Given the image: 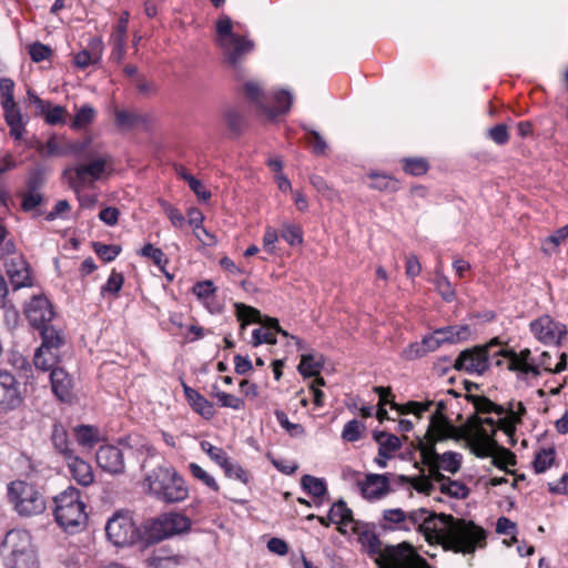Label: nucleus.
I'll return each mask as SVG.
<instances>
[{"mask_svg":"<svg viewBox=\"0 0 568 568\" xmlns=\"http://www.w3.org/2000/svg\"><path fill=\"white\" fill-rule=\"evenodd\" d=\"M555 460V449H541L535 457L534 468L537 474L545 473Z\"/></svg>","mask_w":568,"mask_h":568,"instance_id":"48","label":"nucleus"},{"mask_svg":"<svg viewBox=\"0 0 568 568\" xmlns=\"http://www.w3.org/2000/svg\"><path fill=\"white\" fill-rule=\"evenodd\" d=\"M53 514L58 525L67 531L74 532L87 525L85 505L74 487H69L54 497Z\"/></svg>","mask_w":568,"mask_h":568,"instance_id":"3","label":"nucleus"},{"mask_svg":"<svg viewBox=\"0 0 568 568\" xmlns=\"http://www.w3.org/2000/svg\"><path fill=\"white\" fill-rule=\"evenodd\" d=\"M183 389L187 403L197 414L205 419H211L214 416L215 410L211 402L186 384H183Z\"/></svg>","mask_w":568,"mask_h":568,"instance_id":"24","label":"nucleus"},{"mask_svg":"<svg viewBox=\"0 0 568 568\" xmlns=\"http://www.w3.org/2000/svg\"><path fill=\"white\" fill-rule=\"evenodd\" d=\"M95 113L97 112L93 106L89 104L82 105L77 110V113L74 114L73 121L71 123V128L78 130L85 128L93 122Z\"/></svg>","mask_w":568,"mask_h":568,"instance_id":"41","label":"nucleus"},{"mask_svg":"<svg viewBox=\"0 0 568 568\" xmlns=\"http://www.w3.org/2000/svg\"><path fill=\"white\" fill-rule=\"evenodd\" d=\"M134 442L132 436H128L119 440L123 449L114 445L101 446L95 454L98 466L111 475L123 474L125 470L124 449H132Z\"/></svg>","mask_w":568,"mask_h":568,"instance_id":"12","label":"nucleus"},{"mask_svg":"<svg viewBox=\"0 0 568 568\" xmlns=\"http://www.w3.org/2000/svg\"><path fill=\"white\" fill-rule=\"evenodd\" d=\"M416 448L420 453V459L423 464L433 463L440 469H444L450 474H456L462 467L463 456L456 452H446L438 454L434 445H426L424 439L417 438Z\"/></svg>","mask_w":568,"mask_h":568,"instance_id":"13","label":"nucleus"},{"mask_svg":"<svg viewBox=\"0 0 568 568\" xmlns=\"http://www.w3.org/2000/svg\"><path fill=\"white\" fill-rule=\"evenodd\" d=\"M449 438L459 440L463 438V434L444 414H432L428 428L423 438L426 445L436 446L438 442Z\"/></svg>","mask_w":568,"mask_h":568,"instance_id":"16","label":"nucleus"},{"mask_svg":"<svg viewBox=\"0 0 568 568\" xmlns=\"http://www.w3.org/2000/svg\"><path fill=\"white\" fill-rule=\"evenodd\" d=\"M216 32L219 45L239 36L232 31V20L229 17H223L217 21Z\"/></svg>","mask_w":568,"mask_h":568,"instance_id":"51","label":"nucleus"},{"mask_svg":"<svg viewBox=\"0 0 568 568\" xmlns=\"http://www.w3.org/2000/svg\"><path fill=\"white\" fill-rule=\"evenodd\" d=\"M409 530L416 527L428 542H436L446 550L473 554L486 545V531L474 521L447 514H429L418 508L407 514Z\"/></svg>","mask_w":568,"mask_h":568,"instance_id":"1","label":"nucleus"},{"mask_svg":"<svg viewBox=\"0 0 568 568\" xmlns=\"http://www.w3.org/2000/svg\"><path fill=\"white\" fill-rule=\"evenodd\" d=\"M440 491L459 499L467 498L469 495V488L466 485L450 478L447 479L445 484L440 485Z\"/></svg>","mask_w":568,"mask_h":568,"instance_id":"45","label":"nucleus"},{"mask_svg":"<svg viewBox=\"0 0 568 568\" xmlns=\"http://www.w3.org/2000/svg\"><path fill=\"white\" fill-rule=\"evenodd\" d=\"M224 121L231 134L239 136L245 129V116L235 109H229L223 114Z\"/></svg>","mask_w":568,"mask_h":568,"instance_id":"37","label":"nucleus"},{"mask_svg":"<svg viewBox=\"0 0 568 568\" xmlns=\"http://www.w3.org/2000/svg\"><path fill=\"white\" fill-rule=\"evenodd\" d=\"M8 498L13 509L24 517L42 514L47 504L39 489L27 481L14 480L8 485Z\"/></svg>","mask_w":568,"mask_h":568,"instance_id":"6","label":"nucleus"},{"mask_svg":"<svg viewBox=\"0 0 568 568\" xmlns=\"http://www.w3.org/2000/svg\"><path fill=\"white\" fill-rule=\"evenodd\" d=\"M466 399L471 403L475 408V412L471 415L480 416L495 413L498 416H504L506 413V408L504 406L491 402L484 395L467 394Z\"/></svg>","mask_w":568,"mask_h":568,"instance_id":"25","label":"nucleus"},{"mask_svg":"<svg viewBox=\"0 0 568 568\" xmlns=\"http://www.w3.org/2000/svg\"><path fill=\"white\" fill-rule=\"evenodd\" d=\"M102 49L100 42H97V47L93 51L82 50L74 55V64L80 69H85L91 64H95L100 61Z\"/></svg>","mask_w":568,"mask_h":568,"instance_id":"40","label":"nucleus"},{"mask_svg":"<svg viewBox=\"0 0 568 568\" xmlns=\"http://www.w3.org/2000/svg\"><path fill=\"white\" fill-rule=\"evenodd\" d=\"M274 101H275L274 109L264 106V110H263L268 115L270 119H274L280 114L287 113L290 111L292 102H293V95L291 92H288L286 90H281L275 93Z\"/></svg>","mask_w":568,"mask_h":568,"instance_id":"34","label":"nucleus"},{"mask_svg":"<svg viewBox=\"0 0 568 568\" xmlns=\"http://www.w3.org/2000/svg\"><path fill=\"white\" fill-rule=\"evenodd\" d=\"M106 538L116 547L133 545L140 537L132 515L126 510H119L112 515L105 525Z\"/></svg>","mask_w":568,"mask_h":568,"instance_id":"10","label":"nucleus"},{"mask_svg":"<svg viewBox=\"0 0 568 568\" xmlns=\"http://www.w3.org/2000/svg\"><path fill=\"white\" fill-rule=\"evenodd\" d=\"M220 47L223 50L226 62L233 69H236L244 55L253 50L254 43L244 37L237 36L227 42H222Z\"/></svg>","mask_w":568,"mask_h":568,"instance_id":"20","label":"nucleus"},{"mask_svg":"<svg viewBox=\"0 0 568 568\" xmlns=\"http://www.w3.org/2000/svg\"><path fill=\"white\" fill-rule=\"evenodd\" d=\"M73 432L78 444L84 448H92L100 439L99 429L91 425H79Z\"/></svg>","mask_w":568,"mask_h":568,"instance_id":"36","label":"nucleus"},{"mask_svg":"<svg viewBox=\"0 0 568 568\" xmlns=\"http://www.w3.org/2000/svg\"><path fill=\"white\" fill-rule=\"evenodd\" d=\"M222 468L227 477L235 478L243 484L248 483L247 473L243 469V467L240 464L233 462L230 457L227 459V463L224 464Z\"/></svg>","mask_w":568,"mask_h":568,"instance_id":"54","label":"nucleus"},{"mask_svg":"<svg viewBox=\"0 0 568 568\" xmlns=\"http://www.w3.org/2000/svg\"><path fill=\"white\" fill-rule=\"evenodd\" d=\"M235 315L239 322H241V329H245L246 325L250 323H257L263 326L265 331L262 328H255L252 333V345L254 347L266 343V344H276L275 334H282L285 337H288L290 334L282 329L278 324V321L273 317L264 316L262 313L250 305L244 303L236 302L234 303Z\"/></svg>","mask_w":568,"mask_h":568,"instance_id":"4","label":"nucleus"},{"mask_svg":"<svg viewBox=\"0 0 568 568\" xmlns=\"http://www.w3.org/2000/svg\"><path fill=\"white\" fill-rule=\"evenodd\" d=\"M373 438L378 443V455L383 458H392L393 454L402 447L400 439L384 430H375Z\"/></svg>","mask_w":568,"mask_h":568,"instance_id":"26","label":"nucleus"},{"mask_svg":"<svg viewBox=\"0 0 568 568\" xmlns=\"http://www.w3.org/2000/svg\"><path fill=\"white\" fill-rule=\"evenodd\" d=\"M387 568H430L409 542H400L396 546L388 545Z\"/></svg>","mask_w":568,"mask_h":568,"instance_id":"14","label":"nucleus"},{"mask_svg":"<svg viewBox=\"0 0 568 568\" xmlns=\"http://www.w3.org/2000/svg\"><path fill=\"white\" fill-rule=\"evenodd\" d=\"M434 404L432 400H427L426 403L418 402H408L405 405H399L397 403H392V408L397 409L400 414H414L417 417H422L423 413L429 410L430 406Z\"/></svg>","mask_w":568,"mask_h":568,"instance_id":"44","label":"nucleus"},{"mask_svg":"<svg viewBox=\"0 0 568 568\" xmlns=\"http://www.w3.org/2000/svg\"><path fill=\"white\" fill-rule=\"evenodd\" d=\"M2 546L10 548L6 558L7 568H40L31 535L23 529H12L7 532Z\"/></svg>","mask_w":568,"mask_h":568,"instance_id":"5","label":"nucleus"},{"mask_svg":"<svg viewBox=\"0 0 568 568\" xmlns=\"http://www.w3.org/2000/svg\"><path fill=\"white\" fill-rule=\"evenodd\" d=\"M328 519L332 523L338 524L341 526H346L348 524L354 525V523H356V520L353 518L352 509L347 507L343 499H339L332 505L328 511Z\"/></svg>","mask_w":568,"mask_h":568,"instance_id":"31","label":"nucleus"},{"mask_svg":"<svg viewBox=\"0 0 568 568\" xmlns=\"http://www.w3.org/2000/svg\"><path fill=\"white\" fill-rule=\"evenodd\" d=\"M359 486L362 495L371 500L379 499L390 491L388 474H368Z\"/></svg>","mask_w":568,"mask_h":568,"instance_id":"21","label":"nucleus"},{"mask_svg":"<svg viewBox=\"0 0 568 568\" xmlns=\"http://www.w3.org/2000/svg\"><path fill=\"white\" fill-rule=\"evenodd\" d=\"M23 402L19 383L8 371H0V413L18 408Z\"/></svg>","mask_w":568,"mask_h":568,"instance_id":"17","label":"nucleus"},{"mask_svg":"<svg viewBox=\"0 0 568 568\" xmlns=\"http://www.w3.org/2000/svg\"><path fill=\"white\" fill-rule=\"evenodd\" d=\"M26 315L30 325L38 329L51 323L54 312L47 297L33 296L26 307Z\"/></svg>","mask_w":568,"mask_h":568,"instance_id":"18","label":"nucleus"},{"mask_svg":"<svg viewBox=\"0 0 568 568\" xmlns=\"http://www.w3.org/2000/svg\"><path fill=\"white\" fill-rule=\"evenodd\" d=\"M487 136L498 145H505L509 141L508 128L500 123L487 130Z\"/></svg>","mask_w":568,"mask_h":568,"instance_id":"62","label":"nucleus"},{"mask_svg":"<svg viewBox=\"0 0 568 568\" xmlns=\"http://www.w3.org/2000/svg\"><path fill=\"white\" fill-rule=\"evenodd\" d=\"M7 273L14 290L29 285V271L23 260H12L8 264Z\"/></svg>","mask_w":568,"mask_h":568,"instance_id":"28","label":"nucleus"},{"mask_svg":"<svg viewBox=\"0 0 568 568\" xmlns=\"http://www.w3.org/2000/svg\"><path fill=\"white\" fill-rule=\"evenodd\" d=\"M68 468L72 478L81 486H89L94 480V475L92 467L89 463L79 458L74 454L72 457H68L67 459Z\"/></svg>","mask_w":568,"mask_h":568,"instance_id":"23","label":"nucleus"},{"mask_svg":"<svg viewBox=\"0 0 568 568\" xmlns=\"http://www.w3.org/2000/svg\"><path fill=\"white\" fill-rule=\"evenodd\" d=\"M404 171L415 176L423 175L428 170V163L424 159H405Z\"/></svg>","mask_w":568,"mask_h":568,"instance_id":"61","label":"nucleus"},{"mask_svg":"<svg viewBox=\"0 0 568 568\" xmlns=\"http://www.w3.org/2000/svg\"><path fill=\"white\" fill-rule=\"evenodd\" d=\"M45 181L44 170L42 168H34L29 172L27 179V191L29 192H39V190L43 186Z\"/></svg>","mask_w":568,"mask_h":568,"instance_id":"58","label":"nucleus"},{"mask_svg":"<svg viewBox=\"0 0 568 568\" xmlns=\"http://www.w3.org/2000/svg\"><path fill=\"white\" fill-rule=\"evenodd\" d=\"M467 428L474 432L471 453L477 457H493L491 464L498 468H503L506 464L514 465L516 463L515 455L509 449L498 445L495 439L496 429L488 430L486 427Z\"/></svg>","mask_w":568,"mask_h":568,"instance_id":"7","label":"nucleus"},{"mask_svg":"<svg viewBox=\"0 0 568 568\" xmlns=\"http://www.w3.org/2000/svg\"><path fill=\"white\" fill-rule=\"evenodd\" d=\"M2 106L6 122L10 126V134L14 136V139H20L23 131V123L18 105L12 101V103L2 102Z\"/></svg>","mask_w":568,"mask_h":568,"instance_id":"29","label":"nucleus"},{"mask_svg":"<svg viewBox=\"0 0 568 568\" xmlns=\"http://www.w3.org/2000/svg\"><path fill=\"white\" fill-rule=\"evenodd\" d=\"M29 54L33 62H41L50 58L52 50L49 45L41 42H34L29 47Z\"/></svg>","mask_w":568,"mask_h":568,"instance_id":"64","label":"nucleus"},{"mask_svg":"<svg viewBox=\"0 0 568 568\" xmlns=\"http://www.w3.org/2000/svg\"><path fill=\"white\" fill-rule=\"evenodd\" d=\"M365 425L357 419L349 420L342 432V438L346 442H356L362 437Z\"/></svg>","mask_w":568,"mask_h":568,"instance_id":"52","label":"nucleus"},{"mask_svg":"<svg viewBox=\"0 0 568 568\" xmlns=\"http://www.w3.org/2000/svg\"><path fill=\"white\" fill-rule=\"evenodd\" d=\"M352 530L367 554L376 556V560H381L382 556H384V548H382V541L374 532L373 527L369 524L356 520Z\"/></svg>","mask_w":568,"mask_h":568,"instance_id":"19","label":"nucleus"},{"mask_svg":"<svg viewBox=\"0 0 568 568\" xmlns=\"http://www.w3.org/2000/svg\"><path fill=\"white\" fill-rule=\"evenodd\" d=\"M95 254L104 262H112L120 254L121 247L118 245H108L100 242L93 243Z\"/></svg>","mask_w":568,"mask_h":568,"instance_id":"55","label":"nucleus"},{"mask_svg":"<svg viewBox=\"0 0 568 568\" xmlns=\"http://www.w3.org/2000/svg\"><path fill=\"white\" fill-rule=\"evenodd\" d=\"M38 331L42 338V343L39 348L57 352L58 348L63 344V336L51 324L38 328Z\"/></svg>","mask_w":568,"mask_h":568,"instance_id":"32","label":"nucleus"},{"mask_svg":"<svg viewBox=\"0 0 568 568\" xmlns=\"http://www.w3.org/2000/svg\"><path fill=\"white\" fill-rule=\"evenodd\" d=\"M212 396H214L217 399V404L221 407H229L236 410L242 409L244 407V400L242 398L222 392L216 386H213Z\"/></svg>","mask_w":568,"mask_h":568,"instance_id":"42","label":"nucleus"},{"mask_svg":"<svg viewBox=\"0 0 568 568\" xmlns=\"http://www.w3.org/2000/svg\"><path fill=\"white\" fill-rule=\"evenodd\" d=\"M191 474L202 483H204L207 487L213 489L214 491H217L220 489L215 479L209 475L201 466H199L195 463H191L189 465Z\"/></svg>","mask_w":568,"mask_h":568,"instance_id":"60","label":"nucleus"},{"mask_svg":"<svg viewBox=\"0 0 568 568\" xmlns=\"http://www.w3.org/2000/svg\"><path fill=\"white\" fill-rule=\"evenodd\" d=\"M51 440L54 449L61 454L64 459L72 457L73 449L70 446L67 430L61 424L53 425Z\"/></svg>","mask_w":568,"mask_h":568,"instance_id":"30","label":"nucleus"},{"mask_svg":"<svg viewBox=\"0 0 568 568\" xmlns=\"http://www.w3.org/2000/svg\"><path fill=\"white\" fill-rule=\"evenodd\" d=\"M495 355L503 356L508 359V369L517 371L518 368H513L514 366H524L531 363V351L529 348L521 349L520 353H516L513 349H498Z\"/></svg>","mask_w":568,"mask_h":568,"instance_id":"33","label":"nucleus"},{"mask_svg":"<svg viewBox=\"0 0 568 568\" xmlns=\"http://www.w3.org/2000/svg\"><path fill=\"white\" fill-rule=\"evenodd\" d=\"M324 365V358L322 355L316 357L313 354H304L301 357V362L297 366V371L304 377L317 376L320 374V369Z\"/></svg>","mask_w":568,"mask_h":568,"instance_id":"35","label":"nucleus"},{"mask_svg":"<svg viewBox=\"0 0 568 568\" xmlns=\"http://www.w3.org/2000/svg\"><path fill=\"white\" fill-rule=\"evenodd\" d=\"M124 283V276L122 273H119L116 271H112L110 274L106 283L101 287V293L105 294H112L116 296L119 292L121 291Z\"/></svg>","mask_w":568,"mask_h":568,"instance_id":"53","label":"nucleus"},{"mask_svg":"<svg viewBox=\"0 0 568 568\" xmlns=\"http://www.w3.org/2000/svg\"><path fill=\"white\" fill-rule=\"evenodd\" d=\"M530 331L534 336L545 345L558 346L567 335L564 324L554 321L549 315H544L530 323Z\"/></svg>","mask_w":568,"mask_h":568,"instance_id":"15","label":"nucleus"},{"mask_svg":"<svg viewBox=\"0 0 568 568\" xmlns=\"http://www.w3.org/2000/svg\"><path fill=\"white\" fill-rule=\"evenodd\" d=\"M303 130L308 133L306 141L312 148L313 153L315 155H324L327 150V143L323 136L317 131L311 130L306 125H303Z\"/></svg>","mask_w":568,"mask_h":568,"instance_id":"47","label":"nucleus"},{"mask_svg":"<svg viewBox=\"0 0 568 568\" xmlns=\"http://www.w3.org/2000/svg\"><path fill=\"white\" fill-rule=\"evenodd\" d=\"M191 524V519L182 514L166 513L156 518L149 519L144 525V529L148 540L158 542L174 535L189 531Z\"/></svg>","mask_w":568,"mask_h":568,"instance_id":"9","label":"nucleus"},{"mask_svg":"<svg viewBox=\"0 0 568 568\" xmlns=\"http://www.w3.org/2000/svg\"><path fill=\"white\" fill-rule=\"evenodd\" d=\"M371 180H372L371 186L373 189H376L379 191H390V192H394L397 190V181L387 175L372 174Z\"/></svg>","mask_w":568,"mask_h":568,"instance_id":"59","label":"nucleus"},{"mask_svg":"<svg viewBox=\"0 0 568 568\" xmlns=\"http://www.w3.org/2000/svg\"><path fill=\"white\" fill-rule=\"evenodd\" d=\"M50 382L53 394L61 402H70L72 398L73 379L62 367H55L50 373Z\"/></svg>","mask_w":568,"mask_h":568,"instance_id":"22","label":"nucleus"},{"mask_svg":"<svg viewBox=\"0 0 568 568\" xmlns=\"http://www.w3.org/2000/svg\"><path fill=\"white\" fill-rule=\"evenodd\" d=\"M83 159L85 162L72 169L74 172V178L71 180L73 187L99 181L113 170V158L109 153H98L89 150Z\"/></svg>","mask_w":568,"mask_h":568,"instance_id":"8","label":"nucleus"},{"mask_svg":"<svg viewBox=\"0 0 568 568\" xmlns=\"http://www.w3.org/2000/svg\"><path fill=\"white\" fill-rule=\"evenodd\" d=\"M497 345H500V342L495 337L486 345L474 346L460 352L454 362V368L478 375L484 374L489 368L490 357L496 356L495 353L490 354V348Z\"/></svg>","mask_w":568,"mask_h":568,"instance_id":"11","label":"nucleus"},{"mask_svg":"<svg viewBox=\"0 0 568 568\" xmlns=\"http://www.w3.org/2000/svg\"><path fill=\"white\" fill-rule=\"evenodd\" d=\"M470 334L471 331L468 325H454L436 329V337H439V342L443 344H454L467 341Z\"/></svg>","mask_w":568,"mask_h":568,"instance_id":"27","label":"nucleus"},{"mask_svg":"<svg viewBox=\"0 0 568 568\" xmlns=\"http://www.w3.org/2000/svg\"><path fill=\"white\" fill-rule=\"evenodd\" d=\"M383 519L389 524L396 525L398 529L409 531L407 513L400 508L385 509L383 511Z\"/></svg>","mask_w":568,"mask_h":568,"instance_id":"43","label":"nucleus"},{"mask_svg":"<svg viewBox=\"0 0 568 568\" xmlns=\"http://www.w3.org/2000/svg\"><path fill=\"white\" fill-rule=\"evenodd\" d=\"M281 236L292 246L298 245L303 242L302 230L296 225H284L281 231Z\"/></svg>","mask_w":568,"mask_h":568,"instance_id":"63","label":"nucleus"},{"mask_svg":"<svg viewBox=\"0 0 568 568\" xmlns=\"http://www.w3.org/2000/svg\"><path fill=\"white\" fill-rule=\"evenodd\" d=\"M243 93L248 101L255 103L261 110H264L265 105L262 101L263 90L257 82H245L243 85Z\"/></svg>","mask_w":568,"mask_h":568,"instance_id":"49","label":"nucleus"},{"mask_svg":"<svg viewBox=\"0 0 568 568\" xmlns=\"http://www.w3.org/2000/svg\"><path fill=\"white\" fill-rule=\"evenodd\" d=\"M143 118L140 114L125 111V110H116L115 111V124L121 129H131L138 125L140 122H143Z\"/></svg>","mask_w":568,"mask_h":568,"instance_id":"46","label":"nucleus"},{"mask_svg":"<svg viewBox=\"0 0 568 568\" xmlns=\"http://www.w3.org/2000/svg\"><path fill=\"white\" fill-rule=\"evenodd\" d=\"M149 493L159 501L174 504L189 496L185 480L172 467L158 466L144 479Z\"/></svg>","mask_w":568,"mask_h":568,"instance_id":"2","label":"nucleus"},{"mask_svg":"<svg viewBox=\"0 0 568 568\" xmlns=\"http://www.w3.org/2000/svg\"><path fill=\"white\" fill-rule=\"evenodd\" d=\"M201 448L205 452L212 460H214L219 466H223L227 463L229 456L220 447L213 446L211 443L203 440L201 443Z\"/></svg>","mask_w":568,"mask_h":568,"instance_id":"57","label":"nucleus"},{"mask_svg":"<svg viewBox=\"0 0 568 568\" xmlns=\"http://www.w3.org/2000/svg\"><path fill=\"white\" fill-rule=\"evenodd\" d=\"M276 420L278 424L291 435V436H301L304 434V427L301 424L291 423L287 418V415L280 409L274 412Z\"/></svg>","mask_w":568,"mask_h":568,"instance_id":"56","label":"nucleus"},{"mask_svg":"<svg viewBox=\"0 0 568 568\" xmlns=\"http://www.w3.org/2000/svg\"><path fill=\"white\" fill-rule=\"evenodd\" d=\"M57 352L37 348L33 357V364L36 368L40 371H52L53 368L57 367Z\"/></svg>","mask_w":568,"mask_h":568,"instance_id":"39","label":"nucleus"},{"mask_svg":"<svg viewBox=\"0 0 568 568\" xmlns=\"http://www.w3.org/2000/svg\"><path fill=\"white\" fill-rule=\"evenodd\" d=\"M537 364L539 366H541L546 372H549L552 374H558V373L565 371L567 367V354L561 353L560 357H559V362L557 363V365L554 368H551L550 367L551 355L549 354V352H542L540 355L539 362Z\"/></svg>","mask_w":568,"mask_h":568,"instance_id":"50","label":"nucleus"},{"mask_svg":"<svg viewBox=\"0 0 568 568\" xmlns=\"http://www.w3.org/2000/svg\"><path fill=\"white\" fill-rule=\"evenodd\" d=\"M302 488L313 497H323L327 493V487L322 478L312 475H304L301 479Z\"/></svg>","mask_w":568,"mask_h":568,"instance_id":"38","label":"nucleus"}]
</instances>
